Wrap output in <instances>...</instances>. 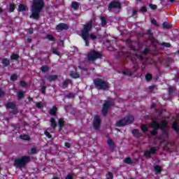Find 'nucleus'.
<instances>
[{"mask_svg": "<svg viewBox=\"0 0 179 179\" xmlns=\"http://www.w3.org/2000/svg\"><path fill=\"white\" fill-rule=\"evenodd\" d=\"M149 8H150L152 9V10H156V9H157V5L150 3Z\"/></svg>", "mask_w": 179, "mask_h": 179, "instance_id": "nucleus-44", "label": "nucleus"}, {"mask_svg": "<svg viewBox=\"0 0 179 179\" xmlns=\"http://www.w3.org/2000/svg\"><path fill=\"white\" fill-rule=\"evenodd\" d=\"M40 70L41 72H43V73H45V72H48L50 71V67H48L47 65H44L40 68Z\"/></svg>", "mask_w": 179, "mask_h": 179, "instance_id": "nucleus-31", "label": "nucleus"}, {"mask_svg": "<svg viewBox=\"0 0 179 179\" xmlns=\"http://www.w3.org/2000/svg\"><path fill=\"white\" fill-rule=\"evenodd\" d=\"M121 3L120 1H111L108 7V10H111L112 9H120Z\"/></svg>", "mask_w": 179, "mask_h": 179, "instance_id": "nucleus-11", "label": "nucleus"}, {"mask_svg": "<svg viewBox=\"0 0 179 179\" xmlns=\"http://www.w3.org/2000/svg\"><path fill=\"white\" fill-rule=\"evenodd\" d=\"M68 29H69V27L65 23H59L56 26V30H60L61 31L62 30H68Z\"/></svg>", "mask_w": 179, "mask_h": 179, "instance_id": "nucleus-13", "label": "nucleus"}, {"mask_svg": "<svg viewBox=\"0 0 179 179\" xmlns=\"http://www.w3.org/2000/svg\"><path fill=\"white\" fill-rule=\"evenodd\" d=\"M36 107L37 108L41 109V108H43L44 107V105H43V103H42L41 102H37V103H36Z\"/></svg>", "mask_w": 179, "mask_h": 179, "instance_id": "nucleus-48", "label": "nucleus"}, {"mask_svg": "<svg viewBox=\"0 0 179 179\" xmlns=\"http://www.w3.org/2000/svg\"><path fill=\"white\" fill-rule=\"evenodd\" d=\"M101 57H102L101 53L96 52V50H92L87 55L88 61H96V59L99 58H101Z\"/></svg>", "mask_w": 179, "mask_h": 179, "instance_id": "nucleus-10", "label": "nucleus"}, {"mask_svg": "<svg viewBox=\"0 0 179 179\" xmlns=\"http://www.w3.org/2000/svg\"><path fill=\"white\" fill-rule=\"evenodd\" d=\"M131 134L134 138H136L137 139H139L142 136V133L139 131V129H134L131 131Z\"/></svg>", "mask_w": 179, "mask_h": 179, "instance_id": "nucleus-14", "label": "nucleus"}, {"mask_svg": "<svg viewBox=\"0 0 179 179\" xmlns=\"http://www.w3.org/2000/svg\"><path fill=\"white\" fill-rule=\"evenodd\" d=\"M6 108L15 110L16 108V103L15 102H8L5 104Z\"/></svg>", "mask_w": 179, "mask_h": 179, "instance_id": "nucleus-15", "label": "nucleus"}, {"mask_svg": "<svg viewBox=\"0 0 179 179\" xmlns=\"http://www.w3.org/2000/svg\"><path fill=\"white\" fill-rule=\"evenodd\" d=\"M66 179H73V177L72 176V175H68V176L66 177Z\"/></svg>", "mask_w": 179, "mask_h": 179, "instance_id": "nucleus-63", "label": "nucleus"}, {"mask_svg": "<svg viewBox=\"0 0 179 179\" xmlns=\"http://www.w3.org/2000/svg\"><path fill=\"white\" fill-rule=\"evenodd\" d=\"M150 52V49L149 48H146L144 49V50L142 52V54L143 55H148Z\"/></svg>", "mask_w": 179, "mask_h": 179, "instance_id": "nucleus-41", "label": "nucleus"}, {"mask_svg": "<svg viewBox=\"0 0 179 179\" xmlns=\"http://www.w3.org/2000/svg\"><path fill=\"white\" fill-rule=\"evenodd\" d=\"M45 135L47 138H48V139H51V138H52L51 134H50V132H48L47 130L45 131Z\"/></svg>", "mask_w": 179, "mask_h": 179, "instance_id": "nucleus-53", "label": "nucleus"}, {"mask_svg": "<svg viewBox=\"0 0 179 179\" xmlns=\"http://www.w3.org/2000/svg\"><path fill=\"white\" fill-rule=\"evenodd\" d=\"M147 34H148V36H152V35H153V33H152V30L148 29V30L147 31Z\"/></svg>", "mask_w": 179, "mask_h": 179, "instance_id": "nucleus-58", "label": "nucleus"}, {"mask_svg": "<svg viewBox=\"0 0 179 179\" xmlns=\"http://www.w3.org/2000/svg\"><path fill=\"white\" fill-rule=\"evenodd\" d=\"M150 108H156V103H152Z\"/></svg>", "mask_w": 179, "mask_h": 179, "instance_id": "nucleus-64", "label": "nucleus"}, {"mask_svg": "<svg viewBox=\"0 0 179 179\" xmlns=\"http://www.w3.org/2000/svg\"><path fill=\"white\" fill-rule=\"evenodd\" d=\"M107 143L110 150L114 151V150L115 149V143H114V141H113L111 138H109L108 139Z\"/></svg>", "mask_w": 179, "mask_h": 179, "instance_id": "nucleus-16", "label": "nucleus"}, {"mask_svg": "<svg viewBox=\"0 0 179 179\" xmlns=\"http://www.w3.org/2000/svg\"><path fill=\"white\" fill-rule=\"evenodd\" d=\"M92 29H93V21L90 20L88 23L84 25L83 30L81 31V37L85 43V46L89 47V38H90V34Z\"/></svg>", "mask_w": 179, "mask_h": 179, "instance_id": "nucleus-3", "label": "nucleus"}, {"mask_svg": "<svg viewBox=\"0 0 179 179\" xmlns=\"http://www.w3.org/2000/svg\"><path fill=\"white\" fill-rule=\"evenodd\" d=\"M136 162V159L133 160L131 157H127L124 160V163L126 164H134Z\"/></svg>", "mask_w": 179, "mask_h": 179, "instance_id": "nucleus-24", "label": "nucleus"}, {"mask_svg": "<svg viewBox=\"0 0 179 179\" xmlns=\"http://www.w3.org/2000/svg\"><path fill=\"white\" fill-rule=\"evenodd\" d=\"M37 153V148H31L29 155H36Z\"/></svg>", "mask_w": 179, "mask_h": 179, "instance_id": "nucleus-42", "label": "nucleus"}, {"mask_svg": "<svg viewBox=\"0 0 179 179\" xmlns=\"http://www.w3.org/2000/svg\"><path fill=\"white\" fill-rule=\"evenodd\" d=\"M157 151V147H152L150 150H147L144 152L145 157H150L152 155H155Z\"/></svg>", "mask_w": 179, "mask_h": 179, "instance_id": "nucleus-12", "label": "nucleus"}, {"mask_svg": "<svg viewBox=\"0 0 179 179\" xmlns=\"http://www.w3.org/2000/svg\"><path fill=\"white\" fill-rule=\"evenodd\" d=\"M176 87H170L169 88V94H172L173 93H174V90H175Z\"/></svg>", "mask_w": 179, "mask_h": 179, "instance_id": "nucleus-50", "label": "nucleus"}, {"mask_svg": "<svg viewBox=\"0 0 179 179\" xmlns=\"http://www.w3.org/2000/svg\"><path fill=\"white\" fill-rule=\"evenodd\" d=\"M101 22L102 27H104L107 24V20L105 17H101Z\"/></svg>", "mask_w": 179, "mask_h": 179, "instance_id": "nucleus-37", "label": "nucleus"}, {"mask_svg": "<svg viewBox=\"0 0 179 179\" xmlns=\"http://www.w3.org/2000/svg\"><path fill=\"white\" fill-rule=\"evenodd\" d=\"M52 50L53 54H55V55H58V57L61 55V53L58 50H57V49L52 48Z\"/></svg>", "mask_w": 179, "mask_h": 179, "instance_id": "nucleus-52", "label": "nucleus"}, {"mask_svg": "<svg viewBox=\"0 0 179 179\" xmlns=\"http://www.w3.org/2000/svg\"><path fill=\"white\" fill-rule=\"evenodd\" d=\"M57 110V106H52V108L49 111V114L50 115H53V117H56Z\"/></svg>", "mask_w": 179, "mask_h": 179, "instance_id": "nucleus-22", "label": "nucleus"}, {"mask_svg": "<svg viewBox=\"0 0 179 179\" xmlns=\"http://www.w3.org/2000/svg\"><path fill=\"white\" fill-rule=\"evenodd\" d=\"M65 97H66V99H73V97H75V94L71 92L68 94H66Z\"/></svg>", "mask_w": 179, "mask_h": 179, "instance_id": "nucleus-45", "label": "nucleus"}, {"mask_svg": "<svg viewBox=\"0 0 179 179\" xmlns=\"http://www.w3.org/2000/svg\"><path fill=\"white\" fill-rule=\"evenodd\" d=\"M79 6H80V4L77 1H73L71 3V8H73L74 10H78Z\"/></svg>", "mask_w": 179, "mask_h": 179, "instance_id": "nucleus-25", "label": "nucleus"}, {"mask_svg": "<svg viewBox=\"0 0 179 179\" xmlns=\"http://www.w3.org/2000/svg\"><path fill=\"white\" fill-rule=\"evenodd\" d=\"M159 44L162 47H165L166 48H170V47H171V44L170 43L162 42V43H160Z\"/></svg>", "mask_w": 179, "mask_h": 179, "instance_id": "nucleus-33", "label": "nucleus"}, {"mask_svg": "<svg viewBox=\"0 0 179 179\" xmlns=\"http://www.w3.org/2000/svg\"><path fill=\"white\" fill-rule=\"evenodd\" d=\"M118 57L123 59H127V58H129L134 62V61H136V58L135 57H138V55H132L129 52L121 51L118 52Z\"/></svg>", "mask_w": 179, "mask_h": 179, "instance_id": "nucleus-7", "label": "nucleus"}, {"mask_svg": "<svg viewBox=\"0 0 179 179\" xmlns=\"http://www.w3.org/2000/svg\"><path fill=\"white\" fill-rule=\"evenodd\" d=\"M151 23H152V24H155V26H159L157 24V21H156L155 19L151 20Z\"/></svg>", "mask_w": 179, "mask_h": 179, "instance_id": "nucleus-56", "label": "nucleus"}, {"mask_svg": "<svg viewBox=\"0 0 179 179\" xmlns=\"http://www.w3.org/2000/svg\"><path fill=\"white\" fill-rule=\"evenodd\" d=\"M72 80L66 79L62 83L63 89H66L69 85H71Z\"/></svg>", "mask_w": 179, "mask_h": 179, "instance_id": "nucleus-19", "label": "nucleus"}, {"mask_svg": "<svg viewBox=\"0 0 179 179\" xmlns=\"http://www.w3.org/2000/svg\"><path fill=\"white\" fill-rule=\"evenodd\" d=\"M133 69H134V72H136V71L139 69V64H138V62L134 63L133 66Z\"/></svg>", "mask_w": 179, "mask_h": 179, "instance_id": "nucleus-49", "label": "nucleus"}, {"mask_svg": "<svg viewBox=\"0 0 179 179\" xmlns=\"http://www.w3.org/2000/svg\"><path fill=\"white\" fill-rule=\"evenodd\" d=\"M162 27L164 29H166V30H169V29H171V27H173V25H171L170 24V22H164L163 24H162Z\"/></svg>", "mask_w": 179, "mask_h": 179, "instance_id": "nucleus-28", "label": "nucleus"}, {"mask_svg": "<svg viewBox=\"0 0 179 179\" xmlns=\"http://www.w3.org/2000/svg\"><path fill=\"white\" fill-rule=\"evenodd\" d=\"M135 121V117L132 115L126 116L122 117L119 121L116 122V127H125L127 125H129V124H132Z\"/></svg>", "mask_w": 179, "mask_h": 179, "instance_id": "nucleus-4", "label": "nucleus"}, {"mask_svg": "<svg viewBox=\"0 0 179 179\" xmlns=\"http://www.w3.org/2000/svg\"><path fill=\"white\" fill-rule=\"evenodd\" d=\"M20 85L22 86V87H26V86H27V83H26L24 80H20Z\"/></svg>", "mask_w": 179, "mask_h": 179, "instance_id": "nucleus-51", "label": "nucleus"}, {"mask_svg": "<svg viewBox=\"0 0 179 179\" xmlns=\"http://www.w3.org/2000/svg\"><path fill=\"white\" fill-rule=\"evenodd\" d=\"M150 125V128L153 129L150 131V134L152 136H156V135H157V131L161 129L163 134L165 135L166 138H169V132L166 130V128H167L169 125V122H167V120H163L160 124L157 120H152Z\"/></svg>", "mask_w": 179, "mask_h": 179, "instance_id": "nucleus-1", "label": "nucleus"}, {"mask_svg": "<svg viewBox=\"0 0 179 179\" xmlns=\"http://www.w3.org/2000/svg\"><path fill=\"white\" fill-rule=\"evenodd\" d=\"M93 82L96 89H99V90H107L110 87L108 83L101 78H96Z\"/></svg>", "mask_w": 179, "mask_h": 179, "instance_id": "nucleus-5", "label": "nucleus"}, {"mask_svg": "<svg viewBox=\"0 0 179 179\" xmlns=\"http://www.w3.org/2000/svg\"><path fill=\"white\" fill-rule=\"evenodd\" d=\"M177 73H178V76H175L176 82H178V80H179V72L178 71Z\"/></svg>", "mask_w": 179, "mask_h": 179, "instance_id": "nucleus-59", "label": "nucleus"}, {"mask_svg": "<svg viewBox=\"0 0 179 179\" xmlns=\"http://www.w3.org/2000/svg\"><path fill=\"white\" fill-rule=\"evenodd\" d=\"M19 78V76H17V74H13L10 76V80L12 82H15V80H17V78Z\"/></svg>", "mask_w": 179, "mask_h": 179, "instance_id": "nucleus-39", "label": "nucleus"}, {"mask_svg": "<svg viewBox=\"0 0 179 179\" xmlns=\"http://www.w3.org/2000/svg\"><path fill=\"white\" fill-rule=\"evenodd\" d=\"M92 125L95 131H99V129H100V127H101V118L100 117V116L97 115L94 116Z\"/></svg>", "mask_w": 179, "mask_h": 179, "instance_id": "nucleus-9", "label": "nucleus"}, {"mask_svg": "<svg viewBox=\"0 0 179 179\" xmlns=\"http://www.w3.org/2000/svg\"><path fill=\"white\" fill-rule=\"evenodd\" d=\"M141 131L143 132H148V126H146L145 124L141 125Z\"/></svg>", "mask_w": 179, "mask_h": 179, "instance_id": "nucleus-43", "label": "nucleus"}, {"mask_svg": "<svg viewBox=\"0 0 179 179\" xmlns=\"http://www.w3.org/2000/svg\"><path fill=\"white\" fill-rule=\"evenodd\" d=\"M64 146H66V148H68L69 149V148H71V144L66 142L64 143Z\"/></svg>", "mask_w": 179, "mask_h": 179, "instance_id": "nucleus-61", "label": "nucleus"}, {"mask_svg": "<svg viewBox=\"0 0 179 179\" xmlns=\"http://www.w3.org/2000/svg\"><path fill=\"white\" fill-rule=\"evenodd\" d=\"M113 106H114V103H113L111 101H105V103L103 104L101 110L103 117H106V115L108 114V110L110 108V107H113Z\"/></svg>", "mask_w": 179, "mask_h": 179, "instance_id": "nucleus-8", "label": "nucleus"}, {"mask_svg": "<svg viewBox=\"0 0 179 179\" xmlns=\"http://www.w3.org/2000/svg\"><path fill=\"white\" fill-rule=\"evenodd\" d=\"M20 138H21L22 141H31V138H30L27 134L20 135Z\"/></svg>", "mask_w": 179, "mask_h": 179, "instance_id": "nucleus-30", "label": "nucleus"}, {"mask_svg": "<svg viewBox=\"0 0 179 179\" xmlns=\"http://www.w3.org/2000/svg\"><path fill=\"white\" fill-rule=\"evenodd\" d=\"M5 96V92L2 91V88L0 87V97H3Z\"/></svg>", "mask_w": 179, "mask_h": 179, "instance_id": "nucleus-57", "label": "nucleus"}, {"mask_svg": "<svg viewBox=\"0 0 179 179\" xmlns=\"http://www.w3.org/2000/svg\"><path fill=\"white\" fill-rule=\"evenodd\" d=\"M46 79L49 80V82H54V80L58 79V75H49L47 76Z\"/></svg>", "mask_w": 179, "mask_h": 179, "instance_id": "nucleus-18", "label": "nucleus"}, {"mask_svg": "<svg viewBox=\"0 0 179 179\" xmlns=\"http://www.w3.org/2000/svg\"><path fill=\"white\" fill-rule=\"evenodd\" d=\"M2 64H3V66L8 67V66H9V65H10V62L9 61V59L8 58H3Z\"/></svg>", "mask_w": 179, "mask_h": 179, "instance_id": "nucleus-27", "label": "nucleus"}, {"mask_svg": "<svg viewBox=\"0 0 179 179\" xmlns=\"http://www.w3.org/2000/svg\"><path fill=\"white\" fill-rule=\"evenodd\" d=\"M139 12L141 13H145L146 12H148V8H146L145 6H143L141 8Z\"/></svg>", "mask_w": 179, "mask_h": 179, "instance_id": "nucleus-46", "label": "nucleus"}, {"mask_svg": "<svg viewBox=\"0 0 179 179\" xmlns=\"http://www.w3.org/2000/svg\"><path fill=\"white\" fill-rule=\"evenodd\" d=\"M24 97V92H23V91L18 92V93H17L18 100H22V99Z\"/></svg>", "mask_w": 179, "mask_h": 179, "instance_id": "nucleus-34", "label": "nucleus"}, {"mask_svg": "<svg viewBox=\"0 0 179 179\" xmlns=\"http://www.w3.org/2000/svg\"><path fill=\"white\" fill-rule=\"evenodd\" d=\"M29 162H30V158L29 157L17 158L14 160V166L15 167L22 169V167H24Z\"/></svg>", "mask_w": 179, "mask_h": 179, "instance_id": "nucleus-6", "label": "nucleus"}, {"mask_svg": "<svg viewBox=\"0 0 179 179\" xmlns=\"http://www.w3.org/2000/svg\"><path fill=\"white\" fill-rule=\"evenodd\" d=\"M154 169L155 170L157 174H160V173H162V166H155Z\"/></svg>", "mask_w": 179, "mask_h": 179, "instance_id": "nucleus-35", "label": "nucleus"}, {"mask_svg": "<svg viewBox=\"0 0 179 179\" xmlns=\"http://www.w3.org/2000/svg\"><path fill=\"white\" fill-rule=\"evenodd\" d=\"M50 127L55 129L57 128V121H55V119L54 117H50Z\"/></svg>", "mask_w": 179, "mask_h": 179, "instance_id": "nucleus-26", "label": "nucleus"}, {"mask_svg": "<svg viewBox=\"0 0 179 179\" xmlns=\"http://www.w3.org/2000/svg\"><path fill=\"white\" fill-rule=\"evenodd\" d=\"M113 173L109 172L106 176V179H113Z\"/></svg>", "mask_w": 179, "mask_h": 179, "instance_id": "nucleus-54", "label": "nucleus"}, {"mask_svg": "<svg viewBox=\"0 0 179 179\" xmlns=\"http://www.w3.org/2000/svg\"><path fill=\"white\" fill-rule=\"evenodd\" d=\"M59 131H62L64 127H65V121L62 118H59L58 121Z\"/></svg>", "mask_w": 179, "mask_h": 179, "instance_id": "nucleus-17", "label": "nucleus"}, {"mask_svg": "<svg viewBox=\"0 0 179 179\" xmlns=\"http://www.w3.org/2000/svg\"><path fill=\"white\" fill-rule=\"evenodd\" d=\"M122 74L127 76H132V75H134V73H132V71H131L130 70H126L124 71H122Z\"/></svg>", "mask_w": 179, "mask_h": 179, "instance_id": "nucleus-36", "label": "nucleus"}, {"mask_svg": "<svg viewBox=\"0 0 179 179\" xmlns=\"http://www.w3.org/2000/svg\"><path fill=\"white\" fill-rule=\"evenodd\" d=\"M19 58H20V56L18 54L12 53V55H10V59L12 61H17Z\"/></svg>", "mask_w": 179, "mask_h": 179, "instance_id": "nucleus-29", "label": "nucleus"}, {"mask_svg": "<svg viewBox=\"0 0 179 179\" xmlns=\"http://www.w3.org/2000/svg\"><path fill=\"white\" fill-rule=\"evenodd\" d=\"M90 38H92V40H96V38H97V36L94 35V34H90Z\"/></svg>", "mask_w": 179, "mask_h": 179, "instance_id": "nucleus-55", "label": "nucleus"}, {"mask_svg": "<svg viewBox=\"0 0 179 179\" xmlns=\"http://www.w3.org/2000/svg\"><path fill=\"white\" fill-rule=\"evenodd\" d=\"M34 32V31L33 28L29 29L28 30L29 34H33Z\"/></svg>", "mask_w": 179, "mask_h": 179, "instance_id": "nucleus-62", "label": "nucleus"}, {"mask_svg": "<svg viewBox=\"0 0 179 179\" xmlns=\"http://www.w3.org/2000/svg\"><path fill=\"white\" fill-rule=\"evenodd\" d=\"M47 89V87L45 85H42L41 87V92L42 94H45V90Z\"/></svg>", "mask_w": 179, "mask_h": 179, "instance_id": "nucleus-47", "label": "nucleus"}, {"mask_svg": "<svg viewBox=\"0 0 179 179\" xmlns=\"http://www.w3.org/2000/svg\"><path fill=\"white\" fill-rule=\"evenodd\" d=\"M46 38L49 40V41H55V38L51 34H47Z\"/></svg>", "mask_w": 179, "mask_h": 179, "instance_id": "nucleus-40", "label": "nucleus"}, {"mask_svg": "<svg viewBox=\"0 0 179 179\" xmlns=\"http://www.w3.org/2000/svg\"><path fill=\"white\" fill-rule=\"evenodd\" d=\"M70 76L73 79H79V78H80V74H79L78 73H76L75 71H71Z\"/></svg>", "mask_w": 179, "mask_h": 179, "instance_id": "nucleus-23", "label": "nucleus"}, {"mask_svg": "<svg viewBox=\"0 0 179 179\" xmlns=\"http://www.w3.org/2000/svg\"><path fill=\"white\" fill-rule=\"evenodd\" d=\"M45 5L44 0H34L31 6V15H29V17L34 20H38L40 13H41Z\"/></svg>", "mask_w": 179, "mask_h": 179, "instance_id": "nucleus-2", "label": "nucleus"}, {"mask_svg": "<svg viewBox=\"0 0 179 179\" xmlns=\"http://www.w3.org/2000/svg\"><path fill=\"white\" fill-rule=\"evenodd\" d=\"M136 15H138V11L134 10L131 16H136Z\"/></svg>", "mask_w": 179, "mask_h": 179, "instance_id": "nucleus-60", "label": "nucleus"}, {"mask_svg": "<svg viewBox=\"0 0 179 179\" xmlns=\"http://www.w3.org/2000/svg\"><path fill=\"white\" fill-rule=\"evenodd\" d=\"M27 10V6L23 4V3H20L18 6V12H24Z\"/></svg>", "mask_w": 179, "mask_h": 179, "instance_id": "nucleus-21", "label": "nucleus"}, {"mask_svg": "<svg viewBox=\"0 0 179 179\" xmlns=\"http://www.w3.org/2000/svg\"><path fill=\"white\" fill-rule=\"evenodd\" d=\"M172 129H173L174 131L176 132V134H179V126L178 123L176 121L173 122Z\"/></svg>", "mask_w": 179, "mask_h": 179, "instance_id": "nucleus-20", "label": "nucleus"}, {"mask_svg": "<svg viewBox=\"0 0 179 179\" xmlns=\"http://www.w3.org/2000/svg\"><path fill=\"white\" fill-rule=\"evenodd\" d=\"M152 79H153V76H152V74L147 73L145 75V80H147V82H150V80H152Z\"/></svg>", "mask_w": 179, "mask_h": 179, "instance_id": "nucleus-38", "label": "nucleus"}, {"mask_svg": "<svg viewBox=\"0 0 179 179\" xmlns=\"http://www.w3.org/2000/svg\"><path fill=\"white\" fill-rule=\"evenodd\" d=\"M9 12L12 13V12H15V9H16V5L13 3H11L9 4Z\"/></svg>", "mask_w": 179, "mask_h": 179, "instance_id": "nucleus-32", "label": "nucleus"}]
</instances>
